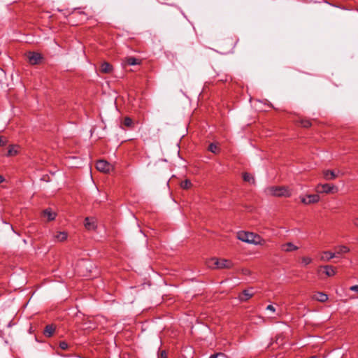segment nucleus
I'll list each match as a JSON object with an SVG mask.
<instances>
[{"label": "nucleus", "mask_w": 358, "mask_h": 358, "mask_svg": "<svg viewBox=\"0 0 358 358\" xmlns=\"http://www.w3.org/2000/svg\"><path fill=\"white\" fill-rule=\"evenodd\" d=\"M237 238L243 242L254 245H263L264 243V240L260 236L252 232L239 231Z\"/></svg>", "instance_id": "nucleus-1"}, {"label": "nucleus", "mask_w": 358, "mask_h": 358, "mask_svg": "<svg viewBox=\"0 0 358 358\" xmlns=\"http://www.w3.org/2000/svg\"><path fill=\"white\" fill-rule=\"evenodd\" d=\"M265 192L268 196L290 197L291 189L286 186H270L266 188Z\"/></svg>", "instance_id": "nucleus-2"}, {"label": "nucleus", "mask_w": 358, "mask_h": 358, "mask_svg": "<svg viewBox=\"0 0 358 358\" xmlns=\"http://www.w3.org/2000/svg\"><path fill=\"white\" fill-rule=\"evenodd\" d=\"M207 266L213 269L231 268L233 263L226 259L211 258L207 262Z\"/></svg>", "instance_id": "nucleus-3"}, {"label": "nucleus", "mask_w": 358, "mask_h": 358, "mask_svg": "<svg viewBox=\"0 0 358 358\" xmlns=\"http://www.w3.org/2000/svg\"><path fill=\"white\" fill-rule=\"evenodd\" d=\"M316 191L319 193H332L337 191V187L330 184H320L316 187Z\"/></svg>", "instance_id": "nucleus-4"}, {"label": "nucleus", "mask_w": 358, "mask_h": 358, "mask_svg": "<svg viewBox=\"0 0 358 358\" xmlns=\"http://www.w3.org/2000/svg\"><path fill=\"white\" fill-rule=\"evenodd\" d=\"M96 167L98 171L103 173H109L113 169V166L105 160H99L96 162Z\"/></svg>", "instance_id": "nucleus-5"}, {"label": "nucleus", "mask_w": 358, "mask_h": 358, "mask_svg": "<svg viewBox=\"0 0 358 358\" xmlns=\"http://www.w3.org/2000/svg\"><path fill=\"white\" fill-rule=\"evenodd\" d=\"M319 201L320 196L318 194H309L306 196L301 197V201L306 205L316 203Z\"/></svg>", "instance_id": "nucleus-6"}, {"label": "nucleus", "mask_w": 358, "mask_h": 358, "mask_svg": "<svg viewBox=\"0 0 358 358\" xmlns=\"http://www.w3.org/2000/svg\"><path fill=\"white\" fill-rule=\"evenodd\" d=\"M29 62L32 64H38L42 59L41 54L36 52H29L28 55Z\"/></svg>", "instance_id": "nucleus-7"}, {"label": "nucleus", "mask_w": 358, "mask_h": 358, "mask_svg": "<svg viewBox=\"0 0 358 358\" xmlns=\"http://www.w3.org/2000/svg\"><path fill=\"white\" fill-rule=\"evenodd\" d=\"M280 249L283 252H289L296 251L299 249V247L294 245L292 243L288 242L281 245Z\"/></svg>", "instance_id": "nucleus-8"}, {"label": "nucleus", "mask_w": 358, "mask_h": 358, "mask_svg": "<svg viewBox=\"0 0 358 358\" xmlns=\"http://www.w3.org/2000/svg\"><path fill=\"white\" fill-rule=\"evenodd\" d=\"M254 295L252 289H245L238 296V299L241 301H246Z\"/></svg>", "instance_id": "nucleus-9"}, {"label": "nucleus", "mask_w": 358, "mask_h": 358, "mask_svg": "<svg viewBox=\"0 0 358 358\" xmlns=\"http://www.w3.org/2000/svg\"><path fill=\"white\" fill-rule=\"evenodd\" d=\"M68 234L66 231H58L53 235V241L55 242H63L66 240Z\"/></svg>", "instance_id": "nucleus-10"}, {"label": "nucleus", "mask_w": 358, "mask_h": 358, "mask_svg": "<svg viewBox=\"0 0 358 358\" xmlns=\"http://www.w3.org/2000/svg\"><path fill=\"white\" fill-rule=\"evenodd\" d=\"M334 257H336V253L330 251H324L321 254L320 260L323 262H329Z\"/></svg>", "instance_id": "nucleus-11"}, {"label": "nucleus", "mask_w": 358, "mask_h": 358, "mask_svg": "<svg viewBox=\"0 0 358 358\" xmlns=\"http://www.w3.org/2000/svg\"><path fill=\"white\" fill-rule=\"evenodd\" d=\"M100 71L103 73H110L113 71V66L108 62H104L101 65Z\"/></svg>", "instance_id": "nucleus-12"}, {"label": "nucleus", "mask_w": 358, "mask_h": 358, "mask_svg": "<svg viewBox=\"0 0 358 358\" xmlns=\"http://www.w3.org/2000/svg\"><path fill=\"white\" fill-rule=\"evenodd\" d=\"M43 215L47 217L48 221L54 220L56 217V213L52 212L50 208H47L43 211Z\"/></svg>", "instance_id": "nucleus-13"}, {"label": "nucleus", "mask_w": 358, "mask_h": 358, "mask_svg": "<svg viewBox=\"0 0 358 358\" xmlns=\"http://www.w3.org/2000/svg\"><path fill=\"white\" fill-rule=\"evenodd\" d=\"M19 152V146L17 145H11L9 146L7 154V157H12L17 155Z\"/></svg>", "instance_id": "nucleus-14"}, {"label": "nucleus", "mask_w": 358, "mask_h": 358, "mask_svg": "<svg viewBox=\"0 0 358 358\" xmlns=\"http://www.w3.org/2000/svg\"><path fill=\"white\" fill-rule=\"evenodd\" d=\"M323 176L327 180H334L337 177V174L331 170H325L323 171Z\"/></svg>", "instance_id": "nucleus-15"}, {"label": "nucleus", "mask_w": 358, "mask_h": 358, "mask_svg": "<svg viewBox=\"0 0 358 358\" xmlns=\"http://www.w3.org/2000/svg\"><path fill=\"white\" fill-rule=\"evenodd\" d=\"M313 298L315 300L320 302H325L328 300L327 294L323 292H317L315 294L313 295Z\"/></svg>", "instance_id": "nucleus-16"}, {"label": "nucleus", "mask_w": 358, "mask_h": 358, "mask_svg": "<svg viewBox=\"0 0 358 358\" xmlns=\"http://www.w3.org/2000/svg\"><path fill=\"white\" fill-rule=\"evenodd\" d=\"M334 253L336 255H341L347 253L350 251V248L345 245H338L334 248Z\"/></svg>", "instance_id": "nucleus-17"}, {"label": "nucleus", "mask_w": 358, "mask_h": 358, "mask_svg": "<svg viewBox=\"0 0 358 358\" xmlns=\"http://www.w3.org/2000/svg\"><path fill=\"white\" fill-rule=\"evenodd\" d=\"M85 227L87 230H93L96 228V224L93 219L86 217L85 220Z\"/></svg>", "instance_id": "nucleus-18"}, {"label": "nucleus", "mask_w": 358, "mask_h": 358, "mask_svg": "<svg viewBox=\"0 0 358 358\" xmlns=\"http://www.w3.org/2000/svg\"><path fill=\"white\" fill-rule=\"evenodd\" d=\"M322 267L324 269V273L327 276L331 277L336 274L335 268L332 266L326 265Z\"/></svg>", "instance_id": "nucleus-19"}, {"label": "nucleus", "mask_w": 358, "mask_h": 358, "mask_svg": "<svg viewBox=\"0 0 358 358\" xmlns=\"http://www.w3.org/2000/svg\"><path fill=\"white\" fill-rule=\"evenodd\" d=\"M124 62L128 65L134 66V65L140 64L141 60H139L134 57H129L125 58Z\"/></svg>", "instance_id": "nucleus-20"}, {"label": "nucleus", "mask_w": 358, "mask_h": 358, "mask_svg": "<svg viewBox=\"0 0 358 358\" xmlns=\"http://www.w3.org/2000/svg\"><path fill=\"white\" fill-rule=\"evenodd\" d=\"M55 330V327L52 324H49L45 327L43 334L46 337H51L53 335Z\"/></svg>", "instance_id": "nucleus-21"}, {"label": "nucleus", "mask_w": 358, "mask_h": 358, "mask_svg": "<svg viewBox=\"0 0 358 358\" xmlns=\"http://www.w3.org/2000/svg\"><path fill=\"white\" fill-rule=\"evenodd\" d=\"M123 125L127 128H133L134 126V122L129 117H125L122 122Z\"/></svg>", "instance_id": "nucleus-22"}, {"label": "nucleus", "mask_w": 358, "mask_h": 358, "mask_svg": "<svg viewBox=\"0 0 358 358\" xmlns=\"http://www.w3.org/2000/svg\"><path fill=\"white\" fill-rule=\"evenodd\" d=\"M243 180L245 182H248L250 183H255L254 177L248 173H244L243 175Z\"/></svg>", "instance_id": "nucleus-23"}, {"label": "nucleus", "mask_w": 358, "mask_h": 358, "mask_svg": "<svg viewBox=\"0 0 358 358\" xmlns=\"http://www.w3.org/2000/svg\"><path fill=\"white\" fill-rule=\"evenodd\" d=\"M208 150L214 154H217L220 152V148L217 144L210 143L208 146Z\"/></svg>", "instance_id": "nucleus-24"}, {"label": "nucleus", "mask_w": 358, "mask_h": 358, "mask_svg": "<svg viewBox=\"0 0 358 358\" xmlns=\"http://www.w3.org/2000/svg\"><path fill=\"white\" fill-rule=\"evenodd\" d=\"M180 187L184 189H189L192 187V182L189 180L186 179L180 182Z\"/></svg>", "instance_id": "nucleus-25"}, {"label": "nucleus", "mask_w": 358, "mask_h": 358, "mask_svg": "<svg viewBox=\"0 0 358 358\" xmlns=\"http://www.w3.org/2000/svg\"><path fill=\"white\" fill-rule=\"evenodd\" d=\"M299 123L304 128H309L312 125L310 120L308 119H301Z\"/></svg>", "instance_id": "nucleus-26"}, {"label": "nucleus", "mask_w": 358, "mask_h": 358, "mask_svg": "<svg viewBox=\"0 0 358 358\" xmlns=\"http://www.w3.org/2000/svg\"><path fill=\"white\" fill-rule=\"evenodd\" d=\"M312 259L310 257H303L301 258V262L305 265H308L310 264L311 262H312Z\"/></svg>", "instance_id": "nucleus-27"}, {"label": "nucleus", "mask_w": 358, "mask_h": 358, "mask_svg": "<svg viewBox=\"0 0 358 358\" xmlns=\"http://www.w3.org/2000/svg\"><path fill=\"white\" fill-rule=\"evenodd\" d=\"M59 346L62 350H67L69 348V345L66 341L59 342Z\"/></svg>", "instance_id": "nucleus-28"}, {"label": "nucleus", "mask_w": 358, "mask_h": 358, "mask_svg": "<svg viewBox=\"0 0 358 358\" xmlns=\"http://www.w3.org/2000/svg\"><path fill=\"white\" fill-rule=\"evenodd\" d=\"M7 143V140L6 138H3L0 136V147L6 145Z\"/></svg>", "instance_id": "nucleus-29"}, {"label": "nucleus", "mask_w": 358, "mask_h": 358, "mask_svg": "<svg viewBox=\"0 0 358 358\" xmlns=\"http://www.w3.org/2000/svg\"><path fill=\"white\" fill-rule=\"evenodd\" d=\"M266 310H269V311H271L272 313H275V307L273 305H268L266 306Z\"/></svg>", "instance_id": "nucleus-30"}, {"label": "nucleus", "mask_w": 358, "mask_h": 358, "mask_svg": "<svg viewBox=\"0 0 358 358\" xmlns=\"http://www.w3.org/2000/svg\"><path fill=\"white\" fill-rule=\"evenodd\" d=\"M350 290L356 292L358 293V285H353L350 287Z\"/></svg>", "instance_id": "nucleus-31"}, {"label": "nucleus", "mask_w": 358, "mask_h": 358, "mask_svg": "<svg viewBox=\"0 0 358 358\" xmlns=\"http://www.w3.org/2000/svg\"><path fill=\"white\" fill-rule=\"evenodd\" d=\"M179 13V10L177 8H173L172 10L169 12V14H175L177 15Z\"/></svg>", "instance_id": "nucleus-32"}, {"label": "nucleus", "mask_w": 358, "mask_h": 358, "mask_svg": "<svg viewBox=\"0 0 358 358\" xmlns=\"http://www.w3.org/2000/svg\"><path fill=\"white\" fill-rule=\"evenodd\" d=\"M160 357L161 358H166L167 357V354L165 351H162L161 353H160Z\"/></svg>", "instance_id": "nucleus-33"}, {"label": "nucleus", "mask_w": 358, "mask_h": 358, "mask_svg": "<svg viewBox=\"0 0 358 358\" xmlns=\"http://www.w3.org/2000/svg\"><path fill=\"white\" fill-rule=\"evenodd\" d=\"M354 224H355V225L358 227V217H357L354 220Z\"/></svg>", "instance_id": "nucleus-34"}, {"label": "nucleus", "mask_w": 358, "mask_h": 358, "mask_svg": "<svg viewBox=\"0 0 358 358\" xmlns=\"http://www.w3.org/2000/svg\"><path fill=\"white\" fill-rule=\"evenodd\" d=\"M4 181V178L0 175V183L3 182Z\"/></svg>", "instance_id": "nucleus-35"}, {"label": "nucleus", "mask_w": 358, "mask_h": 358, "mask_svg": "<svg viewBox=\"0 0 358 358\" xmlns=\"http://www.w3.org/2000/svg\"><path fill=\"white\" fill-rule=\"evenodd\" d=\"M210 358H217V355H213L210 357Z\"/></svg>", "instance_id": "nucleus-36"}, {"label": "nucleus", "mask_w": 358, "mask_h": 358, "mask_svg": "<svg viewBox=\"0 0 358 358\" xmlns=\"http://www.w3.org/2000/svg\"><path fill=\"white\" fill-rule=\"evenodd\" d=\"M309 358H317V357L314 355V356L310 357Z\"/></svg>", "instance_id": "nucleus-37"}]
</instances>
